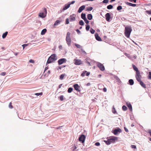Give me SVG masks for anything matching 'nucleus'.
Segmentation results:
<instances>
[{
  "label": "nucleus",
  "instance_id": "obj_37",
  "mask_svg": "<svg viewBox=\"0 0 151 151\" xmlns=\"http://www.w3.org/2000/svg\"><path fill=\"white\" fill-rule=\"evenodd\" d=\"M90 28V26L89 25H86V31H88L89 30Z\"/></svg>",
  "mask_w": 151,
  "mask_h": 151
},
{
  "label": "nucleus",
  "instance_id": "obj_55",
  "mask_svg": "<svg viewBox=\"0 0 151 151\" xmlns=\"http://www.w3.org/2000/svg\"><path fill=\"white\" fill-rule=\"evenodd\" d=\"M90 72H86V75L87 76H88L90 74Z\"/></svg>",
  "mask_w": 151,
  "mask_h": 151
},
{
  "label": "nucleus",
  "instance_id": "obj_54",
  "mask_svg": "<svg viewBox=\"0 0 151 151\" xmlns=\"http://www.w3.org/2000/svg\"><path fill=\"white\" fill-rule=\"evenodd\" d=\"M29 62L30 63H34V60H32V59H30L29 60Z\"/></svg>",
  "mask_w": 151,
  "mask_h": 151
},
{
  "label": "nucleus",
  "instance_id": "obj_42",
  "mask_svg": "<svg viewBox=\"0 0 151 151\" xmlns=\"http://www.w3.org/2000/svg\"><path fill=\"white\" fill-rule=\"evenodd\" d=\"M122 9V7L121 6H118L117 8V9L118 10H119Z\"/></svg>",
  "mask_w": 151,
  "mask_h": 151
},
{
  "label": "nucleus",
  "instance_id": "obj_59",
  "mask_svg": "<svg viewBox=\"0 0 151 151\" xmlns=\"http://www.w3.org/2000/svg\"><path fill=\"white\" fill-rule=\"evenodd\" d=\"M124 129L125 130V131L126 132H128L129 131L128 130V129L125 127H124Z\"/></svg>",
  "mask_w": 151,
  "mask_h": 151
},
{
  "label": "nucleus",
  "instance_id": "obj_1",
  "mask_svg": "<svg viewBox=\"0 0 151 151\" xmlns=\"http://www.w3.org/2000/svg\"><path fill=\"white\" fill-rule=\"evenodd\" d=\"M57 59V58L55 54H52L47 59L46 63V66L49 64L54 62Z\"/></svg>",
  "mask_w": 151,
  "mask_h": 151
},
{
  "label": "nucleus",
  "instance_id": "obj_36",
  "mask_svg": "<svg viewBox=\"0 0 151 151\" xmlns=\"http://www.w3.org/2000/svg\"><path fill=\"white\" fill-rule=\"evenodd\" d=\"M73 90V88H72L70 87L68 89V93H70Z\"/></svg>",
  "mask_w": 151,
  "mask_h": 151
},
{
  "label": "nucleus",
  "instance_id": "obj_50",
  "mask_svg": "<svg viewBox=\"0 0 151 151\" xmlns=\"http://www.w3.org/2000/svg\"><path fill=\"white\" fill-rule=\"evenodd\" d=\"M149 76H148V78L149 79H151V72H150L149 73Z\"/></svg>",
  "mask_w": 151,
  "mask_h": 151
},
{
  "label": "nucleus",
  "instance_id": "obj_60",
  "mask_svg": "<svg viewBox=\"0 0 151 151\" xmlns=\"http://www.w3.org/2000/svg\"><path fill=\"white\" fill-rule=\"evenodd\" d=\"M13 52V53H14V55H16V56L18 55V54L19 53V52Z\"/></svg>",
  "mask_w": 151,
  "mask_h": 151
},
{
  "label": "nucleus",
  "instance_id": "obj_47",
  "mask_svg": "<svg viewBox=\"0 0 151 151\" xmlns=\"http://www.w3.org/2000/svg\"><path fill=\"white\" fill-rule=\"evenodd\" d=\"M131 147L132 148L135 149H137L135 145H132L131 146Z\"/></svg>",
  "mask_w": 151,
  "mask_h": 151
},
{
  "label": "nucleus",
  "instance_id": "obj_34",
  "mask_svg": "<svg viewBox=\"0 0 151 151\" xmlns=\"http://www.w3.org/2000/svg\"><path fill=\"white\" fill-rule=\"evenodd\" d=\"M87 72V71H83V73H82L81 74V76L82 77H83L85 76V74H86V73Z\"/></svg>",
  "mask_w": 151,
  "mask_h": 151
},
{
  "label": "nucleus",
  "instance_id": "obj_27",
  "mask_svg": "<svg viewBox=\"0 0 151 151\" xmlns=\"http://www.w3.org/2000/svg\"><path fill=\"white\" fill-rule=\"evenodd\" d=\"M63 126H61L58 127L56 128L57 129H60V131L61 132H62V131H63Z\"/></svg>",
  "mask_w": 151,
  "mask_h": 151
},
{
  "label": "nucleus",
  "instance_id": "obj_10",
  "mask_svg": "<svg viewBox=\"0 0 151 151\" xmlns=\"http://www.w3.org/2000/svg\"><path fill=\"white\" fill-rule=\"evenodd\" d=\"M74 64L77 65H79L82 64V62L81 60L79 59H74Z\"/></svg>",
  "mask_w": 151,
  "mask_h": 151
},
{
  "label": "nucleus",
  "instance_id": "obj_45",
  "mask_svg": "<svg viewBox=\"0 0 151 151\" xmlns=\"http://www.w3.org/2000/svg\"><path fill=\"white\" fill-rule=\"evenodd\" d=\"M60 100L62 101L63 100V96L61 95L60 96Z\"/></svg>",
  "mask_w": 151,
  "mask_h": 151
},
{
  "label": "nucleus",
  "instance_id": "obj_35",
  "mask_svg": "<svg viewBox=\"0 0 151 151\" xmlns=\"http://www.w3.org/2000/svg\"><path fill=\"white\" fill-rule=\"evenodd\" d=\"M28 45V44H24L22 45V46L23 47V49H24V48L27 47V46Z\"/></svg>",
  "mask_w": 151,
  "mask_h": 151
},
{
  "label": "nucleus",
  "instance_id": "obj_33",
  "mask_svg": "<svg viewBox=\"0 0 151 151\" xmlns=\"http://www.w3.org/2000/svg\"><path fill=\"white\" fill-rule=\"evenodd\" d=\"M122 109L124 111H126L127 109V107L124 105L122 106Z\"/></svg>",
  "mask_w": 151,
  "mask_h": 151
},
{
  "label": "nucleus",
  "instance_id": "obj_44",
  "mask_svg": "<svg viewBox=\"0 0 151 151\" xmlns=\"http://www.w3.org/2000/svg\"><path fill=\"white\" fill-rule=\"evenodd\" d=\"M9 108L10 109H12L13 108V106L12 105L11 102H10L9 104Z\"/></svg>",
  "mask_w": 151,
  "mask_h": 151
},
{
  "label": "nucleus",
  "instance_id": "obj_52",
  "mask_svg": "<svg viewBox=\"0 0 151 151\" xmlns=\"http://www.w3.org/2000/svg\"><path fill=\"white\" fill-rule=\"evenodd\" d=\"M95 145L97 146H99L100 145V144L99 142H97L95 143Z\"/></svg>",
  "mask_w": 151,
  "mask_h": 151
},
{
  "label": "nucleus",
  "instance_id": "obj_64",
  "mask_svg": "<svg viewBox=\"0 0 151 151\" xmlns=\"http://www.w3.org/2000/svg\"><path fill=\"white\" fill-rule=\"evenodd\" d=\"M62 85L63 84H61L59 85L58 87V88H60L61 87V86H62Z\"/></svg>",
  "mask_w": 151,
  "mask_h": 151
},
{
  "label": "nucleus",
  "instance_id": "obj_46",
  "mask_svg": "<svg viewBox=\"0 0 151 151\" xmlns=\"http://www.w3.org/2000/svg\"><path fill=\"white\" fill-rule=\"evenodd\" d=\"M75 46L76 47H77L79 48H80L81 47L80 45L77 44H75Z\"/></svg>",
  "mask_w": 151,
  "mask_h": 151
},
{
  "label": "nucleus",
  "instance_id": "obj_43",
  "mask_svg": "<svg viewBox=\"0 0 151 151\" xmlns=\"http://www.w3.org/2000/svg\"><path fill=\"white\" fill-rule=\"evenodd\" d=\"M6 74V73L5 72H2L0 73V75L2 76H4Z\"/></svg>",
  "mask_w": 151,
  "mask_h": 151
},
{
  "label": "nucleus",
  "instance_id": "obj_17",
  "mask_svg": "<svg viewBox=\"0 0 151 151\" xmlns=\"http://www.w3.org/2000/svg\"><path fill=\"white\" fill-rule=\"evenodd\" d=\"M117 139L116 137H113L109 139L110 143L114 142H115V140Z\"/></svg>",
  "mask_w": 151,
  "mask_h": 151
},
{
  "label": "nucleus",
  "instance_id": "obj_9",
  "mask_svg": "<svg viewBox=\"0 0 151 151\" xmlns=\"http://www.w3.org/2000/svg\"><path fill=\"white\" fill-rule=\"evenodd\" d=\"M97 66L102 71L104 70L105 68L104 65L100 63H98L97 64Z\"/></svg>",
  "mask_w": 151,
  "mask_h": 151
},
{
  "label": "nucleus",
  "instance_id": "obj_48",
  "mask_svg": "<svg viewBox=\"0 0 151 151\" xmlns=\"http://www.w3.org/2000/svg\"><path fill=\"white\" fill-rule=\"evenodd\" d=\"M105 142H106V144L108 145H109L111 144L110 143V142H109V139H108V140L107 141H105Z\"/></svg>",
  "mask_w": 151,
  "mask_h": 151
},
{
  "label": "nucleus",
  "instance_id": "obj_61",
  "mask_svg": "<svg viewBox=\"0 0 151 151\" xmlns=\"http://www.w3.org/2000/svg\"><path fill=\"white\" fill-rule=\"evenodd\" d=\"M148 132L150 134V136L151 137V130H149L148 131Z\"/></svg>",
  "mask_w": 151,
  "mask_h": 151
},
{
  "label": "nucleus",
  "instance_id": "obj_7",
  "mask_svg": "<svg viewBox=\"0 0 151 151\" xmlns=\"http://www.w3.org/2000/svg\"><path fill=\"white\" fill-rule=\"evenodd\" d=\"M85 136L83 134H82L79 137V140L80 142H81L82 143H83L85 142Z\"/></svg>",
  "mask_w": 151,
  "mask_h": 151
},
{
  "label": "nucleus",
  "instance_id": "obj_22",
  "mask_svg": "<svg viewBox=\"0 0 151 151\" xmlns=\"http://www.w3.org/2000/svg\"><path fill=\"white\" fill-rule=\"evenodd\" d=\"M47 30L46 29H43L41 31V34L42 35H44L47 32Z\"/></svg>",
  "mask_w": 151,
  "mask_h": 151
},
{
  "label": "nucleus",
  "instance_id": "obj_24",
  "mask_svg": "<svg viewBox=\"0 0 151 151\" xmlns=\"http://www.w3.org/2000/svg\"><path fill=\"white\" fill-rule=\"evenodd\" d=\"M8 32L7 31L6 32H5L2 35V37L4 39L7 36Z\"/></svg>",
  "mask_w": 151,
  "mask_h": 151
},
{
  "label": "nucleus",
  "instance_id": "obj_6",
  "mask_svg": "<svg viewBox=\"0 0 151 151\" xmlns=\"http://www.w3.org/2000/svg\"><path fill=\"white\" fill-rule=\"evenodd\" d=\"M65 15H63L62 16V17L60 18V19L61 20H58L56 21L53 24V26H54L58 25L60 22L63 20L62 19H63L65 17Z\"/></svg>",
  "mask_w": 151,
  "mask_h": 151
},
{
  "label": "nucleus",
  "instance_id": "obj_39",
  "mask_svg": "<svg viewBox=\"0 0 151 151\" xmlns=\"http://www.w3.org/2000/svg\"><path fill=\"white\" fill-rule=\"evenodd\" d=\"M42 92L37 93L35 94V95L37 96H39L40 95H42Z\"/></svg>",
  "mask_w": 151,
  "mask_h": 151
},
{
  "label": "nucleus",
  "instance_id": "obj_12",
  "mask_svg": "<svg viewBox=\"0 0 151 151\" xmlns=\"http://www.w3.org/2000/svg\"><path fill=\"white\" fill-rule=\"evenodd\" d=\"M122 132L120 128H118L114 130V134L115 135H117L119 133H120Z\"/></svg>",
  "mask_w": 151,
  "mask_h": 151
},
{
  "label": "nucleus",
  "instance_id": "obj_15",
  "mask_svg": "<svg viewBox=\"0 0 151 151\" xmlns=\"http://www.w3.org/2000/svg\"><path fill=\"white\" fill-rule=\"evenodd\" d=\"M105 17H106V19L107 21H109L110 17V14L109 13H106L105 15Z\"/></svg>",
  "mask_w": 151,
  "mask_h": 151
},
{
  "label": "nucleus",
  "instance_id": "obj_58",
  "mask_svg": "<svg viewBox=\"0 0 151 151\" xmlns=\"http://www.w3.org/2000/svg\"><path fill=\"white\" fill-rule=\"evenodd\" d=\"M66 66V65H62L61 66H59V67H61L62 68L65 67Z\"/></svg>",
  "mask_w": 151,
  "mask_h": 151
},
{
  "label": "nucleus",
  "instance_id": "obj_41",
  "mask_svg": "<svg viewBox=\"0 0 151 151\" xmlns=\"http://www.w3.org/2000/svg\"><path fill=\"white\" fill-rule=\"evenodd\" d=\"M90 31L91 32V33H92V34H93L95 32V30H94L92 28L90 29Z\"/></svg>",
  "mask_w": 151,
  "mask_h": 151
},
{
  "label": "nucleus",
  "instance_id": "obj_16",
  "mask_svg": "<svg viewBox=\"0 0 151 151\" xmlns=\"http://www.w3.org/2000/svg\"><path fill=\"white\" fill-rule=\"evenodd\" d=\"M67 42L68 46H70L71 40L70 37L69 36H67Z\"/></svg>",
  "mask_w": 151,
  "mask_h": 151
},
{
  "label": "nucleus",
  "instance_id": "obj_56",
  "mask_svg": "<svg viewBox=\"0 0 151 151\" xmlns=\"http://www.w3.org/2000/svg\"><path fill=\"white\" fill-rule=\"evenodd\" d=\"M48 68H49L48 67V66H47V67H45V69L44 72V73H45V71L48 69Z\"/></svg>",
  "mask_w": 151,
  "mask_h": 151
},
{
  "label": "nucleus",
  "instance_id": "obj_20",
  "mask_svg": "<svg viewBox=\"0 0 151 151\" xmlns=\"http://www.w3.org/2000/svg\"><path fill=\"white\" fill-rule=\"evenodd\" d=\"M127 105L130 111H132V107L131 104L130 103H127Z\"/></svg>",
  "mask_w": 151,
  "mask_h": 151
},
{
  "label": "nucleus",
  "instance_id": "obj_63",
  "mask_svg": "<svg viewBox=\"0 0 151 151\" xmlns=\"http://www.w3.org/2000/svg\"><path fill=\"white\" fill-rule=\"evenodd\" d=\"M137 0H129V1H133L134 3H136V2Z\"/></svg>",
  "mask_w": 151,
  "mask_h": 151
},
{
  "label": "nucleus",
  "instance_id": "obj_53",
  "mask_svg": "<svg viewBox=\"0 0 151 151\" xmlns=\"http://www.w3.org/2000/svg\"><path fill=\"white\" fill-rule=\"evenodd\" d=\"M146 12L148 14H151V11H147Z\"/></svg>",
  "mask_w": 151,
  "mask_h": 151
},
{
  "label": "nucleus",
  "instance_id": "obj_8",
  "mask_svg": "<svg viewBox=\"0 0 151 151\" xmlns=\"http://www.w3.org/2000/svg\"><path fill=\"white\" fill-rule=\"evenodd\" d=\"M66 61V59L65 58H62L60 59L58 61V64L61 65L64 63H65Z\"/></svg>",
  "mask_w": 151,
  "mask_h": 151
},
{
  "label": "nucleus",
  "instance_id": "obj_11",
  "mask_svg": "<svg viewBox=\"0 0 151 151\" xmlns=\"http://www.w3.org/2000/svg\"><path fill=\"white\" fill-rule=\"evenodd\" d=\"M73 87L77 91L80 92V87L78 84H74L73 85Z\"/></svg>",
  "mask_w": 151,
  "mask_h": 151
},
{
  "label": "nucleus",
  "instance_id": "obj_3",
  "mask_svg": "<svg viewBox=\"0 0 151 151\" xmlns=\"http://www.w3.org/2000/svg\"><path fill=\"white\" fill-rule=\"evenodd\" d=\"M43 11V12H40L39 14V16L41 18H44L46 16L47 14L46 9L44 8Z\"/></svg>",
  "mask_w": 151,
  "mask_h": 151
},
{
  "label": "nucleus",
  "instance_id": "obj_23",
  "mask_svg": "<svg viewBox=\"0 0 151 151\" xmlns=\"http://www.w3.org/2000/svg\"><path fill=\"white\" fill-rule=\"evenodd\" d=\"M126 4L129 6H135L136 5L135 4H133L131 3L127 2L126 3Z\"/></svg>",
  "mask_w": 151,
  "mask_h": 151
},
{
  "label": "nucleus",
  "instance_id": "obj_29",
  "mask_svg": "<svg viewBox=\"0 0 151 151\" xmlns=\"http://www.w3.org/2000/svg\"><path fill=\"white\" fill-rule=\"evenodd\" d=\"M129 82L130 85H132L134 84V82L133 80L132 79H130L129 80Z\"/></svg>",
  "mask_w": 151,
  "mask_h": 151
},
{
  "label": "nucleus",
  "instance_id": "obj_38",
  "mask_svg": "<svg viewBox=\"0 0 151 151\" xmlns=\"http://www.w3.org/2000/svg\"><path fill=\"white\" fill-rule=\"evenodd\" d=\"M66 10V4H65L64 5V7L62 10H61V12H62L63 11Z\"/></svg>",
  "mask_w": 151,
  "mask_h": 151
},
{
  "label": "nucleus",
  "instance_id": "obj_18",
  "mask_svg": "<svg viewBox=\"0 0 151 151\" xmlns=\"http://www.w3.org/2000/svg\"><path fill=\"white\" fill-rule=\"evenodd\" d=\"M75 3V1H73L71 2H69L68 3L67 5V9L70 6L71 4H73Z\"/></svg>",
  "mask_w": 151,
  "mask_h": 151
},
{
  "label": "nucleus",
  "instance_id": "obj_25",
  "mask_svg": "<svg viewBox=\"0 0 151 151\" xmlns=\"http://www.w3.org/2000/svg\"><path fill=\"white\" fill-rule=\"evenodd\" d=\"M132 67L133 69L135 70L136 72H137L138 71H139L138 68L134 65H133Z\"/></svg>",
  "mask_w": 151,
  "mask_h": 151
},
{
  "label": "nucleus",
  "instance_id": "obj_31",
  "mask_svg": "<svg viewBox=\"0 0 151 151\" xmlns=\"http://www.w3.org/2000/svg\"><path fill=\"white\" fill-rule=\"evenodd\" d=\"M107 8L108 9H111L113 8V6L111 5H109L107 6Z\"/></svg>",
  "mask_w": 151,
  "mask_h": 151
},
{
  "label": "nucleus",
  "instance_id": "obj_49",
  "mask_svg": "<svg viewBox=\"0 0 151 151\" xmlns=\"http://www.w3.org/2000/svg\"><path fill=\"white\" fill-rule=\"evenodd\" d=\"M109 2V0H104L103 1L102 3H107Z\"/></svg>",
  "mask_w": 151,
  "mask_h": 151
},
{
  "label": "nucleus",
  "instance_id": "obj_28",
  "mask_svg": "<svg viewBox=\"0 0 151 151\" xmlns=\"http://www.w3.org/2000/svg\"><path fill=\"white\" fill-rule=\"evenodd\" d=\"M81 17L84 20L86 19L85 14L82 13L81 14Z\"/></svg>",
  "mask_w": 151,
  "mask_h": 151
},
{
  "label": "nucleus",
  "instance_id": "obj_62",
  "mask_svg": "<svg viewBox=\"0 0 151 151\" xmlns=\"http://www.w3.org/2000/svg\"><path fill=\"white\" fill-rule=\"evenodd\" d=\"M103 91L104 92H106L107 91V89L106 88H104L103 89Z\"/></svg>",
  "mask_w": 151,
  "mask_h": 151
},
{
  "label": "nucleus",
  "instance_id": "obj_14",
  "mask_svg": "<svg viewBox=\"0 0 151 151\" xmlns=\"http://www.w3.org/2000/svg\"><path fill=\"white\" fill-rule=\"evenodd\" d=\"M85 7V6L84 5H83L81 6L78 9V13H80L82 11L84 10Z\"/></svg>",
  "mask_w": 151,
  "mask_h": 151
},
{
  "label": "nucleus",
  "instance_id": "obj_21",
  "mask_svg": "<svg viewBox=\"0 0 151 151\" xmlns=\"http://www.w3.org/2000/svg\"><path fill=\"white\" fill-rule=\"evenodd\" d=\"M138 81L139 82L140 84L142 87H143L144 88H146V86L145 85L144 83L142 81H141V80H140L139 81Z\"/></svg>",
  "mask_w": 151,
  "mask_h": 151
},
{
  "label": "nucleus",
  "instance_id": "obj_40",
  "mask_svg": "<svg viewBox=\"0 0 151 151\" xmlns=\"http://www.w3.org/2000/svg\"><path fill=\"white\" fill-rule=\"evenodd\" d=\"M79 23L81 25H83L84 24L83 21L82 20H81L79 21Z\"/></svg>",
  "mask_w": 151,
  "mask_h": 151
},
{
  "label": "nucleus",
  "instance_id": "obj_51",
  "mask_svg": "<svg viewBox=\"0 0 151 151\" xmlns=\"http://www.w3.org/2000/svg\"><path fill=\"white\" fill-rule=\"evenodd\" d=\"M84 21L86 24H88L89 23V21L86 19V18L84 19Z\"/></svg>",
  "mask_w": 151,
  "mask_h": 151
},
{
  "label": "nucleus",
  "instance_id": "obj_26",
  "mask_svg": "<svg viewBox=\"0 0 151 151\" xmlns=\"http://www.w3.org/2000/svg\"><path fill=\"white\" fill-rule=\"evenodd\" d=\"M87 18L88 19L91 20L92 19V16L91 14H88L87 15Z\"/></svg>",
  "mask_w": 151,
  "mask_h": 151
},
{
  "label": "nucleus",
  "instance_id": "obj_30",
  "mask_svg": "<svg viewBox=\"0 0 151 151\" xmlns=\"http://www.w3.org/2000/svg\"><path fill=\"white\" fill-rule=\"evenodd\" d=\"M65 75V74H63L61 75L60 76V79L62 80L63 78Z\"/></svg>",
  "mask_w": 151,
  "mask_h": 151
},
{
  "label": "nucleus",
  "instance_id": "obj_32",
  "mask_svg": "<svg viewBox=\"0 0 151 151\" xmlns=\"http://www.w3.org/2000/svg\"><path fill=\"white\" fill-rule=\"evenodd\" d=\"M112 112L114 114H115L116 113V109L114 107V106H113V107L112 109Z\"/></svg>",
  "mask_w": 151,
  "mask_h": 151
},
{
  "label": "nucleus",
  "instance_id": "obj_57",
  "mask_svg": "<svg viewBox=\"0 0 151 151\" xmlns=\"http://www.w3.org/2000/svg\"><path fill=\"white\" fill-rule=\"evenodd\" d=\"M62 46L61 45H60L59 46V49L60 50L61 49H62Z\"/></svg>",
  "mask_w": 151,
  "mask_h": 151
},
{
  "label": "nucleus",
  "instance_id": "obj_13",
  "mask_svg": "<svg viewBox=\"0 0 151 151\" xmlns=\"http://www.w3.org/2000/svg\"><path fill=\"white\" fill-rule=\"evenodd\" d=\"M95 37L96 39V40L100 41H102L100 37L99 36V35L98 33H96V34H95Z\"/></svg>",
  "mask_w": 151,
  "mask_h": 151
},
{
  "label": "nucleus",
  "instance_id": "obj_2",
  "mask_svg": "<svg viewBox=\"0 0 151 151\" xmlns=\"http://www.w3.org/2000/svg\"><path fill=\"white\" fill-rule=\"evenodd\" d=\"M132 29L131 26H127L125 27L124 34L127 38H129Z\"/></svg>",
  "mask_w": 151,
  "mask_h": 151
},
{
  "label": "nucleus",
  "instance_id": "obj_5",
  "mask_svg": "<svg viewBox=\"0 0 151 151\" xmlns=\"http://www.w3.org/2000/svg\"><path fill=\"white\" fill-rule=\"evenodd\" d=\"M135 77L137 81H139L140 80H141L142 76L140 75V73L139 71L136 72Z\"/></svg>",
  "mask_w": 151,
  "mask_h": 151
},
{
  "label": "nucleus",
  "instance_id": "obj_19",
  "mask_svg": "<svg viewBox=\"0 0 151 151\" xmlns=\"http://www.w3.org/2000/svg\"><path fill=\"white\" fill-rule=\"evenodd\" d=\"M69 19L70 21H74L75 20V17L74 15H71L70 16Z\"/></svg>",
  "mask_w": 151,
  "mask_h": 151
},
{
  "label": "nucleus",
  "instance_id": "obj_4",
  "mask_svg": "<svg viewBox=\"0 0 151 151\" xmlns=\"http://www.w3.org/2000/svg\"><path fill=\"white\" fill-rule=\"evenodd\" d=\"M86 62L89 65H91L94 64L95 62L94 60L90 59L89 58H86Z\"/></svg>",
  "mask_w": 151,
  "mask_h": 151
}]
</instances>
